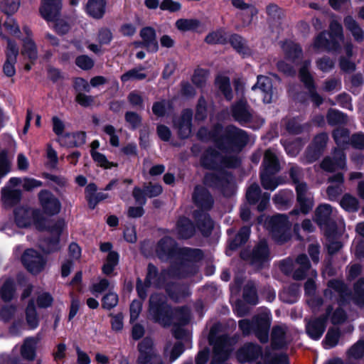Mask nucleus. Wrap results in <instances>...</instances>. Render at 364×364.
<instances>
[{
  "mask_svg": "<svg viewBox=\"0 0 364 364\" xmlns=\"http://www.w3.org/2000/svg\"><path fill=\"white\" fill-rule=\"evenodd\" d=\"M211 138L220 150V153L214 150H208L202 159V164L208 168L218 166L234 167L238 164V159L234 155L229 157L228 154H235L247 143V134L235 127H228L225 129L218 126L210 134Z\"/></svg>",
  "mask_w": 364,
  "mask_h": 364,
  "instance_id": "1",
  "label": "nucleus"
},
{
  "mask_svg": "<svg viewBox=\"0 0 364 364\" xmlns=\"http://www.w3.org/2000/svg\"><path fill=\"white\" fill-rule=\"evenodd\" d=\"M149 314L152 319L164 326L176 323L183 325L189 318L187 308L173 311L164 301V297L157 294L152 295L150 298Z\"/></svg>",
  "mask_w": 364,
  "mask_h": 364,
  "instance_id": "2",
  "label": "nucleus"
},
{
  "mask_svg": "<svg viewBox=\"0 0 364 364\" xmlns=\"http://www.w3.org/2000/svg\"><path fill=\"white\" fill-rule=\"evenodd\" d=\"M239 326L244 334H249L254 331L259 341L265 343L268 341L270 312L268 310L264 311L259 316L255 318L252 323L242 320L239 322Z\"/></svg>",
  "mask_w": 364,
  "mask_h": 364,
  "instance_id": "3",
  "label": "nucleus"
},
{
  "mask_svg": "<svg viewBox=\"0 0 364 364\" xmlns=\"http://www.w3.org/2000/svg\"><path fill=\"white\" fill-rule=\"evenodd\" d=\"M331 33H321L319 34L313 45L316 51L336 49L338 41L343 40L342 27L337 21H332L330 25Z\"/></svg>",
  "mask_w": 364,
  "mask_h": 364,
  "instance_id": "4",
  "label": "nucleus"
},
{
  "mask_svg": "<svg viewBox=\"0 0 364 364\" xmlns=\"http://www.w3.org/2000/svg\"><path fill=\"white\" fill-rule=\"evenodd\" d=\"M264 171L261 173V182L263 188L267 190L274 191L277 183L269 174H274L279 171V164L275 154L270 149L267 150L263 161Z\"/></svg>",
  "mask_w": 364,
  "mask_h": 364,
  "instance_id": "5",
  "label": "nucleus"
},
{
  "mask_svg": "<svg viewBox=\"0 0 364 364\" xmlns=\"http://www.w3.org/2000/svg\"><path fill=\"white\" fill-rule=\"evenodd\" d=\"M271 231L274 240L280 243L284 242L289 239L290 224L286 215H277L273 216L270 220Z\"/></svg>",
  "mask_w": 364,
  "mask_h": 364,
  "instance_id": "6",
  "label": "nucleus"
},
{
  "mask_svg": "<svg viewBox=\"0 0 364 364\" xmlns=\"http://www.w3.org/2000/svg\"><path fill=\"white\" fill-rule=\"evenodd\" d=\"M212 333L213 330L210 331L209 338L210 344L213 345V358L212 364H217L228 359L232 350V346L234 342L232 339L226 336L221 337L214 342Z\"/></svg>",
  "mask_w": 364,
  "mask_h": 364,
  "instance_id": "7",
  "label": "nucleus"
},
{
  "mask_svg": "<svg viewBox=\"0 0 364 364\" xmlns=\"http://www.w3.org/2000/svg\"><path fill=\"white\" fill-rule=\"evenodd\" d=\"M24 267L32 274H38L45 268L46 261L37 251L28 249L21 257Z\"/></svg>",
  "mask_w": 364,
  "mask_h": 364,
  "instance_id": "8",
  "label": "nucleus"
},
{
  "mask_svg": "<svg viewBox=\"0 0 364 364\" xmlns=\"http://www.w3.org/2000/svg\"><path fill=\"white\" fill-rule=\"evenodd\" d=\"M26 322L18 321L14 323L11 328L13 333H17L18 329H23L27 327L28 329H36L39 323V318L37 314L36 309L33 301H31L25 310Z\"/></svg>",
  "mask_w": 364,
  "mask_h": 364,
  "instance_id": "9",
  "label": "nucleus"
},
{
  "mask_svg": "<svg viewBox=\"0 0 364 364\" xmlns=\"http://www.w3.org/2000/svg\"><path fill=\"white\" fill-rule=\"evenodd\" d=\"M38 212L25 207H20L14 211V221L19 228H28L34 224L37 228L40 225L37 222Z\"/></svg>",
  "mask_w": 364,
  "mask_h": 364,
  "instance_id": "10",
  "label": "nucleus"
},
{
  "mask_svg": "<svg viewBox=\"0 0 364 364\" xmlns=\"http://www.w3.org/2000/svg\"><path fill=\"white\" fill-rule=\"evenodd\" d=\"M38 198L42 209L46 215H54L60 211V202L50 192L46 190L40 191Z\"/></svg>",
  "mask_w": 364,
  "mask_h": 364,
  "instance_id": "11",
  "label": "nucleus"
},
{
  "mask_svg": "<svg viewBox=\"0 0 364 364\" xmlns=\"http://www.w3.org/2000/svg\"><path fill=\"white\" fill-rule=\"evenodd\" d=\"M153 342L151 339L145 338L139 345V356L138 364H161L153 350Z\"/></svg>",
  "mask_w": 364,
  "mask_h": 364,
  "instance_id": "12",
  "label": "nucleus"
},
{
  "mask_svg": "<svg viewBox=\"0 0 364 364\" xmlns=\"http://www.w3.org/2000/svg\"><path fill=\"white\" fill-rule=\"evenodd\" d=\"M6 54V60L4 65L3 70L6 75L11 77L16 73L14 65L16 61V57L18 54V48L16 43L10 39H8L7 41Z\"/></svg>",
  "mask_w": 364,
  "mask_h": 364,
  "instance_id": "13",
  "label": "nucleus"
},
{
  "mask_svg": "<svg viewBox=\"0 0 364 364\" xmlns=\"http://www.w3.org/2000/svg\"><path fill=\"white\" fill-rule=\"evenodd\" d=\"M271 80L264 76H258L257 82L252 87V90L262 97L264 103H270L272 100V90Z\"/></svg>",
  "mask_w": 364,
  "mask_h": 364,
  "instance_id": "14",
  "label": "nucleus"
},
{
  "mask_svg": "<svg viewBox=\"0 0 364 364\" xmlns=\"http://www.w3.org/2000/svg\"><path fill=\"white\" fill-rule=\"evenodd\" d=\"M61 9V0H42L40 13L41 16L48 21H55Z\"/></svg>",
  "mask_w": 364,
  "mask_h": 364,
  "instance_id": "15",
  "label": "nucleus"
},
{
  "mask_svg": "<svg viewBox=\"0 0 364 364\" xmlns=\"http://www.w3.org/2000/svg\"><path fill=\"white\" fill-rule=\"evenodd\" d=\"M297 193V200L300 206L301 211L307 213L314 205L312 196L307 192V186L306 183H298L296 186Z\"/></svg>",
  "mask_w": 364,
  "mask_h": 364,
  "instance_id": "16",
  "label": "nucleus"
},
{
  "mask_svg": "<svg viewBox=\"0 0 364 364\" xmlns=\"http://www.w3.org/2000/svg\"><path fill=\"white\" fill-rule=\"evenodd\" d=\"M261 355V348L252 343L245 345L240 348L237 358L240 363H250L257 359Z\"/></svg>",
  "mask_w": 364,
  "mask_h": 364,
  "instance_id": "17",
  "label": "nucleus"
},
{
  "mask_svg": "<svg viewBox=\"0 0 364 364\" xmlns=\"http://www.w3.org/2000/svg\"><path fill=\"white\" fill-rule=\"evenodd\" d=\"M346 165V158L341 150H335L333 153V159L330 157L326 158L322 164L321 168L327 171H334L343 168Z\"/></svg>",
  "mask_w": 364,
  "mask_h": 364,
  "instance_id": "18",
  "label": "nucleus"
},
{
  "mask_svg": "<svg viewBox=\"0 0 364 364\" xmlns=\"http://www.w3.org/2000/svg\"><path fill=\"white\" fill-rule=\"evenodd\" d=\"M18 186H11L10 181L8 185L1 191V200L5 206H12L18 203L21 198V192L16 188Z\"/></svg>",
  "mask_w": 364,
  "mask_h": 364,
  "instance_id": "19",
  "label": "nucleus"
},
{
  "mask_svg": "<svg viewBox=\"0 0 364 364\" xmlns=\"http://www.w3.org/2000/svg\"><path fill=\"white\" fill-rule=\"evenodd\" d=\"M140 36L143 40V42L136 43V46L142 44L149 51L156 52L158 50V42L156 39L155 31L153 28L150 27L143 28L140 32Z\"/></svg>",
  "mask_w": 364,
  "mask_h": 364,
  "instance_id": "20",
  "label": "nucleus"
},
{
  "mask_svg": "<svg viewBox=\"0 0 364 364\" xmlns=\"http://www.w3.org/2000/svg\"><path fill=\"white\" fill-rule=\"evenodd\" d=\"M269 259V250L265 242H261L253 250L250 262L256 267H261Z\"/></svg>",
  "mask_w": 364,
  "mask_h": 364,
  "instance_id": "21",
  "label": "nucleus"
},
{
  "mask_svg": "<svg viewBox=\"0 0 364 364\" xmlns=\"http://www.w3.org/2000/svg\"><path fill=\"white\" fill-rule=\"evenodd\" d=\"M193 113L189 109H186L182 113L181 118L175 122V126L178 133L183 138L188 137L191 132V119Z\"/></svg>",
  "mask_w": 364,
  "mask_h": 364,
  "instance_id": "22",
  "label": "nucleus"
},
{
  "mask_svg": "<svg viewBox=\"0 0 364 364\" xmlns=\"http://www.w3.org/2000/svg\"><path fill=\"white\" fill-rule=\"evenodd\" d=\"M156 254L161 259H167L175 251V242L168 237L161 239L156 247Z\"/></svg>",
  "mask_w": 364,
  "mask_h": 364,
  "instance_id": "23",
  "label": "nucleus"
},
{
  "mask_svg": "<svg viewBox=\"0 0 364 364\" xmlns=\"http://www.w3.org/2000/svg\"><path fill=\"white\" fill-rule=\"evenodd\" d=\"M106 5V0H88L86 4V12L93 18H102L105 14Z\"/></svg>",
  "mask_w": 364,
  "mask_h": 364,
  "instance_id": "24",
  "label": "nucleus"
},
{
  "mask_svg": "<svg viewBox=\"0 0 364 364\" xmlns=\"http://www.w3.org/2000/svg\"><path fill=\"white\" fill-rule=\"evenodd\" d=\"M193 200L198 207L204 210L210 208L213 205L212 197L203 187L197 186L196 188L193 193Z\"/></svg>",
  "mask_w": 364,
  "mask_h": 364,
  "instance_id": "25",
  "label": "nucleus"
},
{
  "mask_svg": "<svg viewBox=\"0 0 364 364\" xmlns=\"http://www.w3.org/2000/svg\"><path fill=\"white\" fill-rule=\"evenodd\" d=\"M65 227V222L63 220H58L55 223L54 226L51 228L50 232L53 234L56 237L53 240H49L48 246H43V250L46 252H51L57 250L59 248L58 245V237L62 232Z\"/></svg>",
  "mask_w": 364,
  "mask_h": 364,
  "instance_id": "26",
  "label": "nucleus"
},
{
  "mask_svg": "<svg viewBox=\"0 0 364 364\" xmlns=\"http://www.w3.org/2000/svg\"><path fill=\"white\" fill-rule=\"evenodd\" d=\"M232 114L235 119L240 123L248 122L251 117L246 102L244 100L239 101L233 106Z\"/></svg>",
  "mask_w": 364,
  "mask_h": 364,
  "instance_id": "27",
  "label": "nucleus"
},
{
  "mask_svg": "<svg viewBox=\"0 0 364 364\" xmlns=\"http://www.w3.org/2000/svg\"><path fill=\"white\" fill-rule=\"evenodd\" d=\"M325 322L326 318L309 322L306 326V331L309 336L314 340L319 339L324 332Z\"/></svg>",
  "mask_w": 364,
  "mask_h": 364,
  "instance_id": "28",
  "label": "nucleus"
},
{
  "mask_svg": "<svg viewBox=\"0 0 364 364\" xmlns=\"http://www.w3.org/2000/svg\"><path fill=\"white\" fill-rule=\"evenodd\" d=\"M38 338H28L25 340L21 347V355L27 360H33L36 356V349L37 348Z\"/></svg>",
  "mask_w": 364,
  "mask_h": 364,
  "instance_id": "29",
  "label": "nucleus"
},
{
  "mask_svg": "<svg viewBox=\"0 0 364 364\" xmlns=\"http://www.w3.org/2000/svg\"><path fill=\"white\" fill-rule=\"evenodd\" d=\"M332 214V209L329 205L323 204L319 205L316 210V220L323 229H326L330 216Z\"/></svg>",
  "mask_w": 364,
  "mask_h": 364,
  "instance_id": "30",
  "label": "nucleus"
},
{
  "mask_svg": "<svg viewBox=\"0 0 364 364\" xmlns=\"http://www.w3.org/2000/svg\"><path fill=\"white\" fill-rule=\"evenodd\" d=\"M10 185L22 186L26 191H31L41 187L42 182L31 178H10Z\"/></svg>",
  "mask_w": 364,
  "mask_h": 364,
  "instance_id": "31",
  "label": "nucleus"
},
{
  "mask_svg": "<svg viewBox=\"0 0 364 364\" xmlns=\"http://www.w3.org/2000/svg\"><path fill=\"white\" fill-rule=\"evenodd\" d=\"M287 328L284 326H276L273 328L272 334V346L274 348H281L287 343Z\"/></svg>",
  "mask_w": 364,
  "mask_h": 364,
  "instance_id": "32",
  "label": "nucleus"
},
{
  "mask_svg": "<svg viewBox=\"0 0 364 364\" xmlns=\"http://www.w3.org/2000/svg\"><path fill=\"white\" fill-rule=\"evenodd\" d=\"M294 267L296 268L294 273V278L302 279L305 276V272L309 269V262L307 257L304 255L299 256L295 262Z\"/></svg>",
  "mask_w": 364,
  "mask_h": 364,
  "instance_id": "33",
  "label": "nucleus"
},
{
  "mask_svg": "<svg viewBox=\"0 0 364 364\" xmlns=\"http://www.w3.org/2000/svg\"><path fill=\"white\" fill-rule=\"evenodd\" d=\"M21 53L24 58L29 59L31 62L37 59V48L31 38H28L23 41V50Z\"/></svg>",
  "mask_w": 364,
  "mask_h": 364,
  "instance_id": "34",
  "label": "nucleus"
},
{
  "mask_svg": "<svg viewBox=\"0 0 364 364\" xmlns=\"http://www.w3.org/2000/svg\"><path fill=\"white\" fill-rule=\"evenodd\" d=\"M177 232L183 238L191 237L193 234L194 228L190 220L186 218L180 219L177 224Z\"/></svg>",
  "mask_w": 364,
  "mask_h": 364,
  "instance_id": "35",
  "label": "nucleus"
},
{
  "mask_svg": "<svg viewBox=\"0 0 364 364\" xmlns=\"http://www.w3.org/2000/svg\"><path fill=\"white\" fill-rule=\"evenodd\" d=\"M20 6L21 0H2L0 2V11L11 16L18 11Z\"/></svg>",
  "mask_w": 364,
  "mask_h": 364,
  "instance_id": "36",
  "label": "nucleus"
},
{
  "mask_svg": "<svg viewBox=\"0 0 364 364\" xmlns=\"http://www.w3.org/2000/svg\"><path fill=\"white\" fill-rule=\"evenodd\" d=\"M119 262V255L116 252H109L106 261L102 266V272L106 275H110Z\"/></svg>",
  "mask_w": 364,
  "mask_h": 364,
  "instance_id": "37",
  "label": "nucleus"
},
{
  "mask_svg": "<svg viewBox=\"0 0 364 364\" xmlns=\"http://www.w3.org/2000/svg\"><path fill=\"white\" fill-rule=\"evenodd\" d=\"M231 1L234 6L244 10L242 13L244 16H250L247 21V24L250 23L253 17L257 14V9L253 6H247L243 0H231Z\"/></svg>",
  "mask_w": 364,
  "mask_h": 364,
  "instance_id": "38",
  "label": "nucleus"
},
{
  "mask_svg": "<svg viewBox=\"0 0 364 364\" xmlns=\"http://www.w3.org/2000/svg\"><path fill=\"white\" fill-rule=\"evenodd\" d=\"M199 26V21L195 18H180L176 21V27L181 31H194Z\"/></svg>",
  "mask_w": 364,
  "mask_h": 364,
  "instance_id": "39",
  "label": "nucleus"
},
{
  "mask_svg": "<svg viewBox=\"0 0 364 364\" xmlns=\"http://www.w3.org/2000/svg\"><path fill=\"white\" fill-rule=\"evenodd\" d=\"M15 290L16 288L14 287L13 280L10 279H6L4 284L2 285L0 290V294L1 298L4 301L11 300L14 295Z\"/></svg>",
  "mask_w": 364,
  "mask_h": 364,
  "instance_id": "40",
  "label": "nucleus"
},
{
  "mask_svg": "<svg viewBox=\"0 0 364 364\" xmlns=\"http://www.w3.org/2000/svg\"><path fill=\"white\" fill-rule=\"evenodd\" d=\"M344 23L346 28L351 31L357 41H360L363 38V31L352 17H346L344 20Z\"/></svg>",
  "mask_w": 364,
  "mask_h": 364,
  "instance_id": "41",
  "label": "nucleus"
},
{
  "mask_svg": "<svg viewBox=\"0 0 364 364\" xmlns=\"http://www.w3.org/2000/svg\"><path fill=\"white\" fill-rule=\"evenodd\" d=\"M216 85L228 100L232 99V91L228 77L223 75H219L216 78Z\"/></svg>",
  "mask_w": 364,
  "mask_h": 364,
  "instance_id": "42",
  "label": "nucleus"
},
{
  "mask_svg": "<svg viewBox=\"0 0 364 364\" xmlns=\"http://www.w3.org/2000/svg\"><path fill=\"white\" fill-rule=\"evenodd\" d=\"M230 44L240 53L246 55L249 53V49L245 41L240 36L233 35L230 38Z\"/></svg>",
  "mask_w": 364,
  "mask_h": 364,
  "instance_id": "43",
  "label": "nucleus"
},
{
  "mask_svg": "<svg viewBox=\"0 0 364 364\" xmlns=\"http://www.w3.org/2000/svg\"><path fill=\"white\" fill-rule=\"evenodd\" d=\"M283 50H284L287 57L289 59H295L299 58L301 55V48L293 42L285 43L283 46Z\"/></svg>",
  "mask_w": 364,
  "mask_h": 364,
  "instance_id": "44",
  "label": "nucleus"
},
{
  "mask_svg": "<svg viewBox=\"0 0 364 364\" xmlns=\"http://www.w3.org/2000/svg\"><path fill=\"white\" fill-rule=\"evenodd\" d=\"M353 299L358 305L364 306V279H360L355 284Z\"/></svg>",
  "mask_w": 364,
  "mask_h": 364,
  "instance_id": "45",
  "label": "nucleus"
},
{
  "mask_svg": "<svg viewBox=\"0 0 364 364\" xmlns=\"http://www.w3.org/2000/svg\"><path fill=\"white\" fill-rule=\"evenodd\" d=\"M141 71H142L141 68L130 70L121 76V80L123 82H125L129 80H143L146 77V74L143 73Z\"/></svg>",
  "mask_w": 364,
  "mask_h": 364,
  "instance_id": "46",
  "label": "nucleus"
},
{
  "mask_svg": "<svg viewBox=\"0 0 364 364\" xmlns=\"http://www.w3.org/2000/svg\"><path fill=\"white\" fill-rule=\"evenodd\" d=\"M250 234V227H243L242 228H241L233 242L230 244V248L235 249L238 245L245 243L248 240Z\"/></svg>",
  "mask_w": 364,
  "mask_h": 364,
  "instance_id": "47",
  "label": "nucleus"
},
{
  "mask_svg": "<svg viewBox=\"0 0 364 364\" xmlns=\"http://www.w3.org/2000/svg\"><path fill=\"white\" fill-rule=\"evenodd\" d=\"M304 288L306 294L310 296V298L307 300L309 304L312 307L315 306L316 302L318 305H320L321 304V300L315 299L312 297L316 289L314 280L308 279L307 282L305 283Z\"/></svg>",
  "mask_w": 364,
  "mask_h": 364,
  "instance_id": "48",
  "label": "nucleus"
},
{
  "mask_svg": "<svg viewBox=\"0 0 364 364\" xmlns=\"http://www.w3.org/2000/svg\"><path fill=\"white\" fill-rule=\"evenodd\" d=\"M340 203L341 207L348 211H355L358 207L357 199L348 194L343 197Z\"/></svg>",
  "mask_w": 364,
  "mask_h": 364,
  "instance_id": "49",
  "label": "nucleus"
},
{
  "mask_svg": "<svg viewBox=\"0 0 364 364\" xmlns=\"http://www.w3.org/2000/svg\"><path fill=\"white\" fill-rule=\"evenodd\" d=\"M165 351L167 355H169L170 359L173 361L182 354L183 347L180 341H177L173 346H168Z\"/></svg>",
  "mask_w": 364,
  "mask_h": 364,
  "instance_id": "50",
  "label": "nucleus"
},
{
  "mask_svg": "<svg viewBox=\"0 0 364 364\" xmlns=\"http://www.w3.org/2000/svg\"><path fill=\"white\" fill-rule=\"evenodd\" d=\"M4 26L10 35L18 38L20 37L21 32L17 21L14 18H8L4 23Z\"/></svg>",
  "mask_w": 364,
  "mask_h": 364,
  "instance_id": "51",
  "label": "nucleus"
},
{
  "mask_svg": "<svg viewBox=\"0 0 364 364\" xmlns=\"http://www.w3.org/2000/svg\"><path fill=\"white\" fill-rule=\"evenodd\" d=\"M160 9L163 11L175 13L181 10L182 4L174 0H163L160 4Z\"/></svg>",
  "mask_w": 364,
  "mask_h": 364,
  "instance_id": "52",
  "label": "nucleus"
},
{
  "mask_svg": "<svg viewBox=\"0 0 364 364\" xmlns=\"http://www.w3.org/2000/svg\"><path fill=\"white\" fill-rule=\"evenodd\" d=\"M118 295L112 291L105 294L102 298V307L106 309H111L118 304Z\"/></svg>",
  "mask_w": 364,
  "mask_h": 364,
  "instance_id": "53",
  "label": "nucleus"
},
{
  "mask_svg": "<svg viewBox=\"0 0 364 364\" xmlns=\"http://www.w3.org/2000/svg\"><path fill=\"white\" fill-rule=\"evenodd\" d=\"M328 122L331 124H343L346 122V117L339 111L330 110L327 115Z\"/></svg>",
  "mask_w": 364,
  "mask_h": 364,
  "instance_id": "54",
  "label": "nucleus"
},
{
  "mask_svg": "<svg viewBox=\"0 0 364 364\" xmlns=\"http://www.w3.org/2000/svg\"><path fill=\"white\" fill-rule=\"evenodd\" d=\"M339 338V331L337 329H331L328 331L325 342H324V346L326 348H330L332 347H334Z\"/></svg>",
  "mask_w": 364,
  "mask_h": 364,
  "instance_id": "55",
  "label": "nucleus"
},
{
  "mask_svg": "<svg viewBox=\"0 0 364 364\" xmlns=\"http://www.w3.org/2000/svg\"><path fill=\"white\" fill-rule=\"evenodd\" d=\"M109 282L106 279H100L97 282L92 284L90 287V291L95 295L100 294L109 289Z\"/></svg>",
  "mask_w": 364,
  "mask_h": 364,
  "instance_id": "56",
  "label": "nucleus"
},
{
  "mask_svg": "<svg viewBox=\"0 0 364 364\" xmlns=\"http://www.w3.org/2000/svg\"><path fill=\"white\" fill-rule=\"evenodd\" d=\"M225 39V32L223 31H217L209 33L205 38V41L211 44L223 43Z\"/></svg>",
  "mask_w": 364,
  "mask_h": 364,
  "instance_id": "57",
  "label": "nucleus"
},
{
  "mask_svg": "<svg viewBox=\"0 0 364 364\" xmlns=\"http://www.w3.org/2000/svg\"><path fill=\"white\" fill-rule=\"evenodd\" d=\"M309 65V62H305L299 70L301 80L309 87L312 85V77L308 70Z\"/></svg>",
  "mask_w": 364,
  "mask_h": 364,
  "instance_id": "58",
  "label": "nucleus"
},
{
  "mask_svg": "<svg viewBox=\"0 0 364 364\" xmlns=\"http://www.w3.org/2000/svg\"><path fill=\"white\" fill-rule=\"evenodd\" d=\"M10 171V161L6 151L0 154V178L4 177Z\"/></svg>",
  "mask_w": 364,
  "mask_h": 364,
  "instance_id": "59",
  "label": "nucleus"
},
{
  "mask_svg": "<svg viewBox=\"0 0 364 364\" xmlns=\"http://www.w3.org/2000/svg\"><path fill=\"white\" fill-rule=\"evenodd\" d=\"M92 157L94 159V161L102 167H104L105 168H111L112 166H114L112 163L109 162L105 155L102 154H100L97 151H92Z\"/></svg>",
  "mask_w": 364,
  "mask_h": 364,
  "instance_id": "60",
  "label": "nucleus"
},
{
  "mask_svg": "<svg viewBox=\"0 0 364 364\" xmlns=\"http://www.w3.org/2000/svg\"><path fill=\"white\" fill-rule=\"evenodd\" d=\"M53 301L52 296L48 292L40 293L37 296V304L40 308H47Z\"/></svg>",
  "mask_w": 364,
  "mask_h": 364,
  "instance_id": "61",
  "label": "nucleus"
},
{
  "mask_svg": "<svg viewBox=\"0 0 364 364\" xmlns=\"http://www.w3.org/2000/svg\"><path fill=\"white\" fill-rule=\"evenodd\" d=\"M333 137L338 145L346 144L349 140V134L344 129H338L333 132Z\"/></svg>",
  "mask_w": 364,
  "mask_h": 364,
  "instance_id": "62",
  "label": "nucleus"
},
{
  "mask_svg": "<svg viewBox=\"0 0 364 364\" xmlns=\"http://www.w3.org/2000/svg\"><path fill=\"white\" fill-rule=\"evenodd\" d=\"M260 193V188L257 184L252 185L247 191V199L250 203H255L257 200Z\"/></svg>",
  "mask_w": 364,
  "mask_h": 364,
  "instance_id": "63",
  "label": "nucleus"
},
{
  "mask_svg": "<svg viewBox=\"0 0 364 364\" xmlns=\"http://www.w3.org/2000/svg\"><path fill=\"white\" fill-rule=\"evenodd\" d=\"M348 353L352 358H360L364 353V341H358L349 350Z\"/></svg>",
  "mask_w": 364,
  "mask_h": 364,
  "instance_id": "64",
  "label": "nucleus"
}]
</instances>
